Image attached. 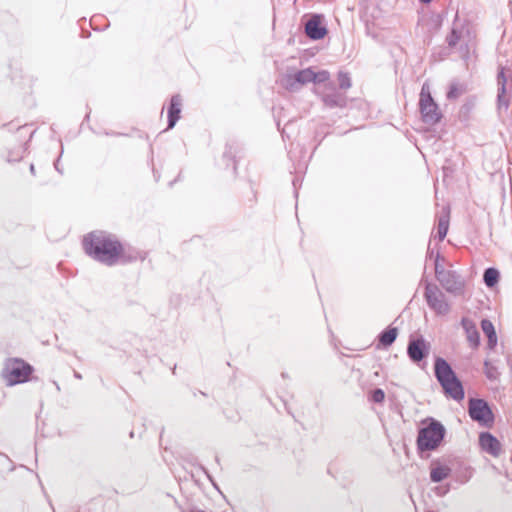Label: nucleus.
Instances as JSON below:
<instances>
[{
	"mask_svg": "<svg viewBox=\"0 0 512 512\" xmlns=\"http://www.w3.org/2000/svg\"><path fill=\"white\" fill-rule=\"evenodd\" d=\"M499 79H502V94L505 93V75H504V72L501 71L500 74H499Z\"/></svg>",
	"mask_w": 512,
	"mask_h": 512,
	"instance_id": "nucleus-20",
	"label": "nucleus"
},
{
	"mask_svg": "<svg viewBox=\"0 0 512 512\" xmlns=\"http://www.w3.org/2000/svg\"><path fill=\"white\" fill-rule=\"evenodd\" d=\"M469 414L472 419L483 425H490L493 422V414L488 404L481 399H471L469 402Z\"/></svg>",
	"mask_w": 512,
	"mask_h": 512,
	"instance_id": "nucleus-6",
	"label": "nucleus"
},
{
	"mask_svg": "<svg viewBox=\"0 0 512 512\" xmlns=\"http://www.w3.org/2000/svg\"><path fill=\"white\" fill-rule=\"evenodd\" d=\"M83 245L87 254L109 264L116 261L121 252L120 245L103 232L88 234Z\"/></svg>",
	"mask_w": 512,
	"mask_h": 512,
	"instance_id": "nucleus-1",
	"label": "nucleus"
},
{
	"mask_svg": "<svg viewBox=\"0 0 512 512\" xmlns=\"http://www.w3.org/2000/svg\"><path fill=\"white\" fill-rule=\"evenodd\" d=\"M444 428L436 422H432L428 427L423 428L418 436V446L420 450H432L442 441Z\"/></svg>",
	"mask_w": 512,
	"mask_h": 512,
	"instance_id": "nucleus-5",
	"label": "nucleus"
},
{
	"mask_svg": "<svg viewBox=\"0 0 512 512\" xmlns=\"http://www.w3.org/2000/svg\"><path fill=\"white\" fill-rule=\"evenodd\" d=\"M182 104L183 101L180 95L172 96L168 109V128H173L180 119Z\"/></svg>",
	"mask_w": 512,
	"mask_h": 512,
	"instance_id": "nucleus-8",
	"label": "nucleus"
},
{
	"mask_svg": "<svg viewBox=\"0 0 512 512\" xmlns=\"http://www.w3.org/2000/svg\"><path fill=\"white\" fill-rule=\"evenodd\" d=\"M338 82H339V86L342 89H348L351 86V80L347 73H339Z\"/></svg>",
	"mask_w": 512,
	"mask_h": 512,
	"instance_id": "nucleus-17",
	"label": "nucleus"
},
{
	"mask_svg": "<svg viewBox=\"0 0 512 512\" xmlns=\"http://www.w3.org/2000/svg\"><path fill=\"white\" fill-rule=\"evenodd\" d=\"M321 76H322V81L325 80L324 78V72L321 73Z\"/></svg>",
	"mask_w": 512,
	"mask_h": 512,
	"instance_id": "nucleus-23",
	"label": "nucleus"
},
{
	"mask_svg": "<svg viewBox=\"0 0 512 512\" xmlns=\"http://www.w3.org/2000/svg\"><path fill=\"white\" fill-rule=\"evenodd\" d=\"M502 101V95H499V103Z\"/></svg>",
	"mask_w": 512,
	"mask_h": 512,
	"instance_id": "nucleus-24",
	"label": "nucleus"
},
{
	"mask_svg": "<svg viewBox=\"0 0 512 512\" xmlns=\"http://www.w3.org/2000/svg\"><path fill=\"white\" fill-rule=\"evenodd\" d=\"M317 74L311 69H304L297 74V81L305 84L312 82L316 79Z\"/></svg>",
	"mask_w": 512,
	"mask_h": 512,
	"instance_id": "nucleus-11",
	"label": "nucleus"
},
{
	"mask_svg": "<svg viewBox=\"0 0 512 512\" xmlns=\"http://www.w3.org/2000/svg\"><path fill=\"white\" fill-rule=\"evenodd\" d=\"M448 475V469L445 467H437L431 472V478L435 482H439Z\"/></svg>",
	"mask_w": 512,
	"mask_h": 512,
	"instance_id": "nucleus-15",
	"label": "nucleus"
},
{
	"mask_svg": "<svg viewBox=\"0 0 512 512\" xmlns=\"http://www.w3.org/2000/svg\"><path fill=\"white\" fill-rule=\"evenodd\" d=\"M423 344L421 342L412 343L409 346V354L414 360H420L423 357Z\"/></svg>",
	"mask_w": 512,
	"mask_h": 512,
	"instance_id": "nucleus-12",
	"label": "nucleus"
},
{
	"mask_svg": "<svg viewBox=\"0 0 512 512\" xmlns=\"http://www.w3.org/2000/svg\"><path fill=\"white\" fill-rule=\"evenodd\" d=\"M482 329L489 339V344L494 346L497 342V336L493 324L488 320H484L482 322Z\"/></svg>",
	"mask_w": 512,
	"mask_h": 512,
	"instance_id": "nucleus-10",
	"label": "nucleus"
},
{
	"mask_svg": "<svg viewBox=\"0 0 512 512\" xmlns=\"http://www.w3.org/2000/svg\"><path fill=\"white\" fill-rule=\"evenodd\" d=\"M31 371V367L24 361L19 359H9L5 363L2 376L7 385L12 386L27 381Z\"/></svg>",
	"mask_w": 512,
	"mask_h": 512,
	"instance_id": "nucleus-4",
	"label": "nucleus"
},
{
	"mask_svg": "<svg viewBox=\"0 0 512 512\" xmlns=\"http://www.w3.org/2000/svg\"><path fill=\"white\" fill-rule=\"evenodd\" d=\"M419 110L424 123L436 125L442 118V113L431 96L430 86L424 83L419 95Z\"/></svg>",
	"mask_w": 512,
	"mask_h": 512,
	"instance_id": "nucleus-2",
	"label": "nucleus"
},
{
	"mask_svg": "<svg viewBox=\"0 0 512 512\" xmlns=\"http://www.w3.org/2000/svg\"><path fill=\"white\" fill-rule=\"evenodd\" d=\"M396 336H397L396 329H391L388 332L383 334V336L381 337V342L384 345H389L395 340Z\"/></svg>",
	"mask_w": 512,
	"mask_h": 512,
	"instance_id": "nucleus-16",
	"label": "nucleus"
},
{
	"mask_svg": "<svg viewBox=\"0 0 512 512\" xmlns=\"http://www.w3.org/2000/svg\"><path fill=\"white\" fill-rule=\"evenodd\" d=\"M306 34L312 39H320V20L314 16L305 26Z\"/></svg>",
	"mask_w": 512,
	"mask_h": 512,
	"instance_id": "nucleus-9",
	"label": "nucleus"
},
{
	"mask_svg": "<svg viewBox=\"0 0 512 512\" xmlns=\"http://www.w3.org/2000/svg\"><path fill=\"white\" fill-rule=\"evenodd\" d=\"M420 1H421V2H423V3H429V2H431L432 0H420Z\"/></svg>",
	"mask_w": 512,
	"mask_h": 512,
	"instance_id": "nucleus-22",
	"label": "nucleus"
},
{
	"mask_svg": "<svg viewBox=\"0 0 512 512\" xmlns=\"http://www.w3.org/2000/svg\"><path fill=\"white\" fill-rule=\"evenodd\" d=\"M325 33H326V30L324 28H322V32H321L322 37L325 35Z\"/></svg>",
	"mask_w": 512,
	"mask_h": 512,
	"instance_id": "nucleus-21",
	"label": "nucleus"
},
{
	"mask_svg": "<svg viewBox=\"0 0 512 512\" xmlns=\"http://www.w3.org/2000/svg\"><path fill=\"white\" fill-rule=\"evenodd\" d=\"M479 444L482 450L491 454L492 456H498L501 450L500 442L490 433H482L479 436Z\"/></svg>",
	"mask_w": 512,
	"mask_h": 512,
	"instance_id": "nucleus-7",
	"label": "nucleus"
},
{
	"mask_svg": "<svg viewBox=\"0 0 512 512\" xmlns=\"http://www.w3.org/2000/svg\"><path fill=\"white\" fill-rule=\"evenodd\" d=\"M464 92V87L458 83H453L450 85L449 90L447 92V97L449 99H456Z\"/></svg>",
	"mask_w": 512,
	"mask_h": 512,
	"instance_id": "nucleus-13",
	"label": "nucleus"
},
{
	"mask_svg": "<svg viewBox=\"0 0 512 512\" xmlns=\"http://www.w3.org/2000/svg\"><path fill=\"white\" fill-rule=\"evenodd\" d=\"M498 271L495 269H488L484 274L485 283L488 286H494L498 281Z\"/></svg>",
	"mask_w": 512,
	"mask_h": 512,
	"instance_id": "nucleus-14",
	"label": "nucleus"
},
{
	"mask_svg": "<svg viewBox=\"0 0 512 512\" xmlns=\"http://www.w3.org/2000/svg\"><path fill=\"white\" fill-rule=\"evenodd\" d=\"M466 329H467L469 340L474 345H477L479 343L478 333L475 331V329L472 326H467Z\"/></svg>",
	"mask_w": 512,
	"mask_h": 512,
	"instance_id": "nucleus-18",
	"label": "nucleus"
},
{
	"mask_svg": "<svg viewBox=\"0 0 512 512\" xmlns=\"http://www.w3.org/2000/svg\"><path fill=\"white\" fill-rule=\"evenodd\" d=\"M435 369L445 392L455 399H462L464 396L462 386L454 376L449 365L443 360H438Z\"/></svg>",
	"mask_w": 512,
	"mask_h": 512,
	"instance_id": "nucleus-3",
	"label": "nucleus"
},
{
	"mask_svg": "<svg viewBox=\"0 0 512 512\" xmlns=\"http://www.w3.org/2000/svg\"><path fill=\"white\" fill-rule=\"evenodd\" d=\"M373 399L376 401V402H381L383 399H384V393L383 391L381 390H377L374 392L373 394Z\"/></svg>",
	"mask_w": 512,
	"mask_h": 512,
	"instance_id": "nucleus-19",
	"label": "nucleus"
}]
</instances>
